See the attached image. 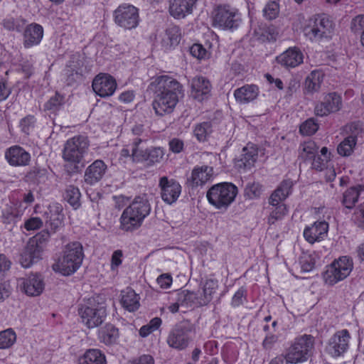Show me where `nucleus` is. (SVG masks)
Masks as SVG:
<instances>
[{
  "label": "nucleus",
  "mask_w": 364,
  "mask_h": 364,
  "mask_svg": "<svg viewBox=\"0 0 364 364\" xmlns=\"http://www.w3.org/2000/svg\"><path fill=\"white\" fill-rule=\"evenodd\" d=\"M147 91L154 95L152 105L159 116L171 113L179 99L184 95L182 85L168 75L153 78Z\"/></svg>",
  "instance_id": "1"
},
{
  "label": "nucleus",
  "mask_w": 364,
  "mask_h": 364,
  "mask_svg": "<svg viewBox=\"0 0 364 364\" xmlns=\"http://www.w3.org/2000/svg\"><path fill=\"white\" fill-rule=\"evenodd\" d=\"M150 211L151 205L147 196H136L120 217V228L127 232L138 229Z\"/></svg>",
  "instance_id": "2"
},
{
  "label": "nucleus",
  "mask_w": 364,
  "mask_h": 364,
  "mask_svg": "<svg viewBox=\"0 0 364 364\" xmlns=\"http://www.w3.org/2000/svg\"><path fill=\"white\" fill-rule=\"evenodd\" d=\"M78 314L87 328H95L101 325L107 316L106 306L98 297L90 298L79 305Z\"/></svg>",
  "instance_id": "3"
},
{
  "label": "nucleus",
  "mask_w": 364,
  "mask_h": 364,
  "mask_svg": "<svg viewBox=\"0 0 364 364\" xmlns=\"http://www.w3.org/2000/svg\"><path fill=\"white\" fill-rule=\"evenodd\" d=\"M83 257L82 244L79 242H70L65 247L63 255L56 266L63 274L70 275L80 267Z\"/></svg>",
  "instance_id": "4"
},
{
  "label": "nucleus",
  "mask_w": 364,
  "mask_h": 364,
  "mask_svg": "<svg viewBox=\"0 0 364 364\" xmlns=\"http://www.w3.org/2000/svg\"><path fill=\"white\" fill-rule=\"evenodd\" d=\"M237 188L231 183H221L213 186L207 192V198L217 208L226 209L235 200Z\"/></svg>",
  "instance_id": "5"
},
{
  "label": "nucleus",
  "mask_w": 364,
  "mask_h": 364,
  "mask_svg": "<svg viewBox=\"0 0 364 364\" xmlns=\"http://www.w3.org/2000/svg\"><path fill=\"white\" fill-rule=\"evenodd\" d=\"M89 146L87 136H75L66 141L63 150V159L67 162L75 164L74 169L77 171V164L82 160Z\"/></svg>",
  "instance_id": "6"
},
{
  "label": "nucleus",
  "mask_w": 364,
  "mask_h": 364,
  "mask_svg": "<svg viewBox=\"0 0 364 364\" xmlns=\"http://www.w3.org/2000/svg\"><path fill=\"white\" fill-rule=\"evenodd\" d=\"M314 348V337L304 335L296 338L289 348L284 359L287 363H299L306 361Z\"/></svg>",
  "instance_id": "7"
},
{
  "label": "nucleus",
  "mask_w": 364,
  "mask_h": 364,
  "mask_svg": "<svg viewBox=\"0 0 364 364\" xmlns=\"http://www.w3.org/2000/svg\"><path fill=\"white\" fill-rule=\"evenodd\" d=\"M333 30V23L327 16L318 15L309 20L304 27V35L311 41H319L330 36Z\"/></svg>",
  "instance_id": "8"
},
{
  "label": "nucleus",
  "mask_w": 364,
  "mask_h": 364,
  "mask_svg": "<svg viewBox=\"0 0 364 364\" xmlns=\"http://www.w3.org/2000/svg\"><path fill=\"white\" fill-rule=\"evenodd\" d=\"M194 331V326L185 321L177 324L170 332L167 343L170 347L177 350L185 349L191 341L190 333Z\"/></svg>",
  "instance_id": "9"
},
{
  "label": "nucleus",
  "mask_w": 364,
  "mask_h": 364,
  "mask_svg": "<svg viewBox=\"0 0 364 364\" xmlns=\"http://www.w3.org/2000/svg\"><path fill=\"white\" fill-rule=\"evenodd\" d=\"M353 269V262L347 257H341L334 261L326 271L324 277L326 282L333 285L346 279Z\"/></svg>",
  "instance_id": "10"
},
{
  "label": "nucleus",
  "mask_w": 364,
  "mask_h": 364,
  "mask_svg": "<svg viewBox=\"0 0 364 364\" xmlns=\"http://www.w3.org/2000/svg\"><path fill=\"white\" fill-rule=\"evenodd\" d=\"M241 19L235 9L230 6H220L213 18L215 26L223 29H234L239 26Z\"/></svg>",
  "instance_id": "11"
},
{
  "label": "nucleus",
  "mask_w": 364,
  "mask_h": 364,
  "mask_svg": "<svg viewBox=\"0 0 364 364\" xmlns=\"http://www.w3.org/2000/svg\"><path fill=\"white\" fill-rule=\"evenodd\" d=\"M115 23L125 29H132L139 23L138 9L129 4H122L114 12Z\"/></svg>",
  "instance_id": "12"
},
{
  "label": "nucleus",
  "mask_w": 364,
  "mask_h": 364,
  "mask_svg": "<svg viewBox=\"0 0 364 364\" xmlns=\"http://www.w3.org/2000/svg\"><path fill=\"white\" fill-rule=\"evenodd\" d=\"M18 284L21 290L30 296H39L44 289L43 278L37 274H32L26 278L19 279Z\"/></svg>",
  "instance_id": "13"
},
{
  "label": "nucleus",
  "mask_w": 364,
  "mask_h": 364,
  "mask_svg": "<svg viewBox=\"0 0 364 364\" xmlns=\"http://www.w3.org/2000/svg\"><path fill=\"white\" fill-rule=\"evenodd\" d=\"M117 88L115 80L109 75L102 74L95 77L92 82L94 92L102 97L113 95Z\"/></svg>",
  "instance_id": "14"
},
{
  "label": "nucleus",
  "mask_w": 364,
  "mask_h": 364,
  "mask_svg": "<svg viewBox=\"0 0 364 364\" xmlns=\"http://www.w3.org/2000/svg\"><path fill=\"white\" fill-rule=\"evenodd\" d=\"M159 186L161 198L165 203L172 204L177 200L181 191V186L177 181L163 176L159 180Z\"/></svg>",
  "instance_id": "15"
},
{
  "label": "nucleus",
  "mask_w": 364,
  "mask_h": 364,
  "mask_svg": "<svg viewBox=\"0 0 364 364\" xmlns=\"http://www.w3.org/2000/svg\"><path fill=\"white\" fill-rule=\"evenodd\" d=\"M350 336L347 330L336 333L329 340L327 351L333 357H338L348 348Z\"/></svg>",
  "instance_id": "16"
},
{
  "label": "nucleus",
  "mask_w": 364,
  "mask_h": 364,
  "mask_svg": "<svg viewBox=\"0 0 364 364\" xmlns=\"http://www.w3.org/2000/svg\"><path fill=\"white\" fill-rule=\"evenodd\" d=\"M341 107V97L335 92L327 94L322 102L315 107L317 116L323 117L338 111Z\"/></svg>",
  "instance_id": "17"
},
{
  "label": "nucleus",
  "mask_w": 364,
  "mask_h": 364,
  "mask_svg": "<svg viewBox=\"0 0 364 364\" xmlns=\"http://www.w3.org/2000/svg\"><path fill=\"white\" fill-rule=\"evenodd\" d=\"M257 156V148L253 144H247L242 149L240 156L235 159V166L238 169H250L255 165Z\"/></svg>",
  "instance_id": "18"
},
{
  "label": "nucleus",
  "mask_w": 364,
  "mask_h": 364,
  "mask_svg": "<svg viewBox=\"0 0 364 364\" xmlns=\"http://www.w3.org/2000/svg\"><path fill=\"white\" fill-rule=\"evenodd\" d=\"M213 173V168L210 166H197L192 171L191 176L187 183L193 188L202 186L210 180Z\"/></svg>",
  "instance_id": "19"
},
{
  "label": "nucleus",
  "mask_w": 364,
  "mask_h": 364,
  "mask_svg": "<svg viewBox=\"0 0 364 364\" xmlns=\"http://www.w3.org/2000/svg\"><path fill=\"white\" fill-rule=\"evenodd\" d=\"M106 170L107 166L103 161H95L85 171V182L89 185H93L99 182L105 175Z\"/></svg>",
  "instance_id": "20"
},
{
  "label": "nucleus",
  "mask_w": 364,
  "mask_h": 364,
  "mask_svg": "<svg viewBox=\"0 0 364 364\" xmlns=\"http://www.w3.org/2000/svg\"><path fill=\"white\" fill-rule=\"evenodd\" d=\"M304 55L301 51L296 48H289L277 58L278 63L286 68H295L303 63Z\"/></svg>",
  "instance_id": "21"
},
{
  "label": "nucleus",
  "mask_w": 364,
  "mask_h": 364,
  "mask_svg": "<svg viewBox=\"0 0 364 364\" xmlns=\"http://www.w3.org/2000/svg\"><path fill=\"white\" fill-rule=\"evenodd\" d=\"M210 81L204 77H194L191 81V95L193 98L202 101L208 97L211 91Z\"/></svg>",
  "instance_id": "22"
},
{
  "label": "nucleus",
  "mask_w": 364,
  "mask_h": 364,
  "mask_svg": "<svg viewBox=\"0 0 364 364\" xmlns=\"http://www.w3.org/2000/svg\"><path fill=\"white\" fill-rule=\"evenodd\" d=\"M5 157L11 166H26L30 161V154L23 148L14 146L6 150Z\"/></svg>",
  "instance_id": "23"
},
{
  "label": "nucleus",
  "mask_w": 364,
  "mask_h": 364,
  "mask_svg": "<svg viewBox=\"0 0 364 364\" xmlns=\"http://www.w3.org/2000/svg\"><path fill=\"white\" fill-rule=\"evenodd\" d=\"M328 224L325 221L316 222L311 227L306 228L304 231V237L309 243L320 241L326 235Z\"/></svg>",
  "instance_id": "24"
},
{
  "label": "nucleus",
  "mask_w": 364,
  "mask_h": 364,
  "mask_svg": "<svg viewBox=\"0 0 364 364\" xmlns=\"http://www.w3.org/2000/svg\"><path fill=\"white\" fill-rule=\"evenodd\" d=\"M198 0H171L169 11L175 18H183L191 14Z\"/></svg>",
  "instance_id": "25"
},
{
  "label": "nucleus",
  "mask_w": 364,
  "mask_h": 364,
  "mask_svg": "<svg viewBox=\"0 0 364 364\" xmlns=\"http://www.w3.org/2000/svg\"><path fill=\"white\" fill-rule=\"evenodd\" d=\"M42 251L43 249L36 247L34 242H28L21 255L20 262L21 265L25 268L31 267L32 264L36 262L41 258Z\"/></svg>",
  "instance_id": "26"
},
{
  "label": "nucleus",
  "mask_w": 364,
  "mask_h": 364,
  "mask_svg": "<svg viewBox=\"0 0 364 364\" xmlns=\"http://www.w3.org/2000/svg\"><path fill=\"white\" fill-rule=\"evenodd\" d=\"M82 63L78 58H73L67 65L65 74L67 75L66 81L68 85H71L82 78Z\"/></svg>",
  "instance_id": "27"
},
{
  "label": "nucleus",
  "mask_w": 364,
  "mask_h": 364,
  "mask_svg": "<svg viewBox=\"0 0 364 364\" xmlns=\"http://www.w3.org/2000/svg\"><path fill=\"white\" fill-rule=\"evenodd\" d=\"M43 36V27L37 23L28 25L24 31V45L26 47H31L38 44Z\"/></svg>",
  "instance_id": "28"
},
{
  "label": "nucleus",
  "mask_w": 364,
  "mask_h": 364,
  "mask_svg": "<svg viewBox=\"0 0 364 364\" xmlns=\"http://www.w3.org/2000/svg\"><path fill=\"white\" fill-rule=\"evenodd\" d=\"M177 298L183 312L191 308L203 306L200 303V297L193 291L183 290L178 294Z\"/></svg>",
  "instance_id": "29"
},
{
  "label": "nucleus",
  "mask_w": 364,
  "mask_h": 364,
  "mask_svg": "<svg viewBox=\"0 0 364 364\" xmlns=\"http://www.w3.org/2000/svg\"><path fill=\"white\" fill-rule=\"evenodd\" d=\"M235 99L242 103L254 100L258 95V87L255 85H247L237 89L234 93Z\"/></svg>",
  "instance_id": "30"
},
{
  "label": "nucleus",
  "mask_w": 364,
  "mask_h": 364,
  "mask_svg": "<svg viewBox=\"0 0 364 364\" xmlns=\"http://www.w3.org/2000/svg\"><path fill=\"white\" fill-rule=\"evenodd\" d=\"M105 355L98 349H88L78 358V364H106Z\"/></svg>",
  "instance_id": "31"
},
{
  "label": "nucleus",
  "mask_w": 364,
  "mask_h": 364,
  "mask_svg": "<svg viewBox=\"0 0 364 364\" xmlns=\"http://www.w3.org/2000/svg\"><path fill=\"white\" fill-rule=\"evenodd\" d=\"M121 303L129 311H134L139 306V297L134 290L127 288L122 291Z\"/></svg>",
  "instance_id": "32"
},
{
  "label": "nucleus",
  "mask_w": 364,
  "mask_h": 364,
  "mask_svg": "<svg viewBox=\"0 0 364 364\" xmlns=\"http://www.w3.org/2000/svg\"><path fill=\"white\" fill-rule=\"evenodd\" d=\"M362 191H363V187L357 186L350 187L343 193L341 202L346 209L350 210L355 206Z\"/></svg>",
  "instance_id": "33"
},
{
  "label": "nucleus",
  "mask_w": 364,
  "mask_h": 364,
  "mask_svg": "<svg viewBox=\"0 0 364 364\" xmlns=\"http://www.w3.org/2000/svg\"><path fill=\"white\" fill-rule=\"evenodd\" d=\"M181 40V30L178 26H171L166 30L162 39V44L166 48L177 46Z\"/></svg>",
  "instance_id": "34"
},
{
  "label": "nucleus",
  "mask_w": 364,
  "mask_h": 364,
  "mask_svg": "<svg viewBox=\"0 0 364 364\" xmlns=\"http://www.w3.org/2000/svg\"><path fill=\"white\" fill-rule=\"evenodd\" d=\"M119 338V331L112 324H107L100 333V338L106 345H112L117 342Z\"/></svg>",
  "instance_id": "35"
},
{
  "label": "nucleus",
  "mask_w": 364,
  "mask_h": 364,
  "mask_svg": "<svg viewBox=\"0 0 364 364\" xmlns=\"http://www.w3.org/2000/svg\"><path fill=\"white\" fill-rule=\"evenodd\" d=\"M218 288V282L213 279H208L203 287V294L200 297V303L205 306L213 299V294Z\"/></svg>",
  "instance_id": "36"
},
{
  "label": "nucleus",
  "mask_w": 364,
  "mask_h": 364,
  "mask_svg": "<svg viewBox=\"0 0 364 364\" xmlns=\"http://www.w3.org/2000/svg\"><path fill=\"white\" fill-rule=\"evenodd\" d=\"M357 143L356 136L354 134L346 137L337 148L338 153L343 156H350Z\"/></svg>",
  "instance_id": "37"
},
{
  "label": "nucleus",
  "mask_w": 364,
  "mask_h": 364,
  "mask_svg": "<svg viewBox=\"0 0 364 364\" xmlns=\"http://www.w3.org/2000/svg\"><path fill=\"white\" fill-rule=\"evenodd\" d=\"M322 80V73L319 71L314 70L306 78L305 88L309 92H316L319 90Z\"/></svg>",
  "instance_id": "38"
},
{
  "label": "nucleus",
  "mask_w": 364,
  "mask_h": 364,
  "mask_svg": "<svg viewBox=\"0 0 364 364\" xmlns=\"http://www.w3.org/2000/svg\"><path fill=\"white\" fill-rule=\"evenodd\" d=\"M299 157L304 161L311 160L318 153V146L313 141H305L300 145Z\"/></svg>",
  "instance_id": "39"
},
{
  "label": "nucleus",
  "mask_w": 364,
  "mask_h": 364,
  "mask_svg": "<svg viewBox=\"0 0 364 364\" xmlns=\"http://www.w3.org/2000/svg\"><path fill=\"white\" fill-rule=\"evenodd\" d=\"M80 192L78 188L74 186H68L64 194V198L66 200L70 205H72L75 209H77L80 207Z\"/></svg>",
  "instance_id": "40"
},
{
  "label": "nucleus",
  "mask_w": 364,
  "mask_h": 364,
  "mask_svg": "<svg viewBox=\"0 0 364 364\" xmlns=\"http://www.w3.org/2000/svg\"><path fill=\"white\" fill-rule=\"evenodd\" d=\"M16 341V335L11 328L0 332V349H6L12 346Z\"/></svg>",
  "instance_id": "41"
},
{
  "label": "nucleus",
  "mask_w": 364,
  "mask_h": 364,
  "mask_svg": "<svg viewBox=\"0 0 364 364\" xmlns=\"http://www.w3.org/2000/svg\"><path fill=\"white\" fill-rule=\"evenodd\" d=\"M255 33L259 38L273 41L276 39L278 32L272 26H267L266 25H261L259 26L257 29L255 30Z\"/></svg>",
  "instance_id": "42"
},
{
  "label": "nucleus",
  "mask_w": 364,
  "mask_h": 364,
  "mask_svg": "<svg viewBox=\"0 0 364 364\" xmlns=\"http://www.w3.org/2000/svg\"><path fill=\"white\" fill-rule=\"evenodd\" d=\"M142 140L139 138L135 139L133 141L131 154L133 161H142L146 158L148 149H143V147L140 146Z\"/></svg>",
  "instance_id": "43"
},
{
  "label": "nucleus",
  "mask_w": 364,
  "mask_h": 364,
  "mask_svg": "<svg viewBox=\"0 0 364 364\" xmlns=\"http://www.w3.org/2000/svg\"><path fill=\"white\" fill-rule=\"evenodd\" d=\"M212 132V126L210 122H205L198 124L194 129V135L200 141H204L207 136Z\"/></svg>",
  "instance_id": "44"
},
{
  "label": "nucleus",
  "mask_w": 364,
  "mask_h": 364,
  "mask_svg": "<svg viewBox=\"0 0 364 364\" xmlns=\"http://www.w3.org/2000/svg\"><path fill=\"white\" fill-rule=\"evenodd\" d=\"M163 156V150L159 147H154L148 149L144 161H147L148 165H154L156 163H159Z\"/></svg>",
  "instance_id": "45"
},
{
  "label": "nucleus",
  "mask_w": 364,
  "mask_h": 364,
  "mask_svg": "<svg viewBox=\"0 0 364 364\" xmlns=\"http://www.w3.org/2000/svg\"><path fill=\"white\" fill-rule=\"evenodd\" d=\"M26 177L36 183L44 182L47 179V170L34 167L27 173Z\"/></svg>",
  "instance_id": "46"
},
{
  "label": "nucleus",
  "mask_w": 364,
  "mask_h": 364,
  "mask_svg": "<svg viewBox=\"0 0 364 364\" xmlns=\"http://www.w3.org/2000/svg\"><path fill=\"white\" fill-rule=\"evenodd\" d=\"M273 207L274 209L272 210L268 218V223L270 225L274 224L276 221L282 219L287 213V208L284 204H280Z\"/></svg>",
  "instance_id": "47"
},
{
  "label": "nucleus",
  "mask_w": 364,
  "mask_h": 364,
  "mask_svg": "<svg viewBox=\"0 0 364 364\" xmlns=\"http://www.w3.org/2000/svg\"><path fill=\"white\" fill-rule=\"evenodd\" d=\"M63 214L58 212L52 213L49 220L46 221V226L53 232H55L63 225Z\"/></svg>",
  "instance_id": "48"
},
{
  "label": "nucleus",
  "mask_w": 364,
  "mask_h": 364,
  "mask_svg": "<svg viewBox=\"0 0 364 364\" xmlns=\"http://www.w3.org/2000/svg\"><path fill=\"white\" fill-rule=\"evenodd\" d=\"M318 129V124L312 118L307 119L300 126V133L303 135H312Z\"/></svg>",
  "instance_id": "49"
},
{
  "label": "nucleus",
  "mask_w": 364,
  "mask_h": 364,
  "mask_svg": "<svg viewBox=\"0 0 364 364\" xmlns=\"http://www.w3.org/2000/svg\"><path fill=\"white\" fill-rule=\"evenodd\" d=\"M279 4L275 1L269 2L264 7V16L269 20L274 19L279 14Z\"/></svg>",
  "instance_id": "50"
},
{
  "label": "nucleus",
  "mask_w": 364,
  "mask_h": 364,
  "mask_svg": "<svg viewBox=\"0 0 364 364\" xmlns=\"http://www.w3.org/2000/svg\"><path fill=\"white\" fill-rule=\"evenodd\" d=\"M351 31L355 34L360 36L364 31V14L356 16L351 21L350 23Z\"/></svg>",
  "instance_id": "51"
},
{
  "label": "nucleus",
  "mask_w": 364,
  "mask_h": 364,
  "mask_svg": "<svg viewBox=\"0 0 364 364\" xmlns=\"http://www.w3.org/2000/svg\"><path fill=\"white\" fill-rule=\"evenodd\" d=\"M262 191V186L256 183L247 185L245 188V194L251 199L259 197Z\"/></svg>",
  "instance_id": "52"
},
{
  "label": "nucleus",
  "mask_w": 364,
  "mask_h": 364,
  "mask_svg": "<svg viewBox=\"0 0 364 364\" xmlns=\"http://www.w3.org/2000/svg\"><path fill=\"white\" fill-rule=\"evenodd\" d=\"M63 101V97L56 93L55 96L50 97V99L45 104V109L55 110L62 105Z\"/></svg>",
  "instance_id": "53"
},
{
  "label": "nucleus",
  "mask_w": 364,
  "mask_h": 364,
  "mask_svg": "<svg viewBox=\"0 0 364 364\" xmlns=\"http://www.w3.org/2000/svg\"><path fill=\"white\" fill-rule=\"evenodd\" d=\"M293 186V181L290 179L284 180L277 190H279L282 198H287L290 194L291 188Z\"/></svg>",
  "instance_id": "54"
},
{
  "label": "nucleus",
  "mask_w": 364,
  "mask_h": 364,
  "mask_svg": "<svg viewBox=\"0 0 364 364\" xmlns=\"http://www.w3.org/2000/svg\"><path fill=\"white\" fill-rule=\"evenodd\" d=\"M50 237V233L48 231H41L37 234L33 239L30 240L29 242H33L36 245V247H42V245L48 240Z\"/></svg>",
  "instance_id": "55"
},
{
  "label": "nucleus",
  "mask_w": 364,
  "mask_h": 364,
  "mask_svg": "<svg viewBox=\"0 0 364 364\" xmlns=\"http://www.w3.org/2000/svg\"><path fill=\"white\" fill-rule=\"evenodd\" d=\"M190 53L198 59L205 58L207 54L206 50L200 44H193L190 48Z\"/></svg>",
  "instance_id": "56"
},
{
  "label": "nucleus",
  "mask_w": 364,
  "mask_h": 364,
  "mask_svg": "<svg viewBox=\"0 0 364 364\" xmlns=\"http://www.w3.org/2000/svg\"><path fill=\"white\" fill-rule=\"evenodd\" d=\"M43 225V222L39 218H31L26 220L24 227L27 230H34L40 228Z\"/></svg>",
  "instance_id": "57"
},
{
  "label": "nucleus",
  "mask_w": 364,
  "mask_h": 364,
  "mask_svg": "<svg viewBox=\"0 0 364 364\" xmlns=\"http://www.w3.org/2000/svg\"><path fill=\"white\" fill-rule=\"evenodd\" d=\"M311 160H313L312 168L318 171H322L326 167V163L328 162L326 159L318 154Z\"/></svg>",
  "instance_id": "58"
},
{
  "label": "nucleus",
  "mask_w": 364,
  "mask_h": 364,
  "mask_svg": "<svg viewBox=\"0 0 364 364\" xmlns=\"http://www.w3.org/2000/svg\"><path fill=\"white\" fill-rule=\"evenodd\" d=\"M170 150L174 153H180L183 149V142L178 139H173L169 142Z\"/></svg>",
  "instance_id": "59"
},
{
  "label": "nucleus",
  "mask_w": 364,
  "mask_h": 364,
  "mask_svg": "<svg viewBox=\"0 0 364 364\" xmlns=\"http://www.w3.org/2000/svg\"><path fill=\"white\" fill-rule=\"evenodd\" d=\"M278 337L276 335H269L266 336L262 342V346L266 350H270L277 343Z\"/></svg>",
  "instance_id": "60"
},
{
  "label": "nucleus",
  "mask_w": 364,
  "mask_h": 364,
  "mask_svg": "<svg viewBox=\"0 0 364 364\" xmlns=\"http://www.w3.org/2000/svg\"><path fill=\"white\" fill-rule=\"evenodd\" d=\"M157 283L161 288H167L172 283V278L168 274H161L157 278Z\"/></svg>",
  "instance_id": "61"
},
{
  "label": "nucleus",
  "mask_w": 364,
  "mask_h": 364,
  "mask_svg": "<svg viewBox=\"0 0 364 364\" xmlns=\"http://www.w3.org/2000/svg\"><path fill=\"white\" fill-rule=\"evenodd\" d=\"M286 198H282L281 193H279V190H275L269 197V203L272 206H276L280 205V202L285 200Z\"/></svg>",
  "instance_id": "62"
},
{
  "label": "nucleus",
  "mask_w": 364,
  "mask_h": 364,
  "mask_svg": "<svg viewBox=\"0 0 364 364\" xmlns=\"http://www.w3.org/2000/svg\"><path fill=\"white\" fill-rule=\"evenodd\" d=\"M129 364H154V360L152 356L149 355H143Z\"/></svg>",
  "instance_id": "63"
},
{
  "label": "nucleus",
  "mask_w": 364,
  "mask_h": 364,
  "mask_svg": "<svg viewBox=\"0 0 364 364\" xmlns=\"http://www.w3.org/2000/svg\"><path fill=\"white\" fill-rule=\"evenodd\" d=\"M34 122L33 116H28L23 118L21 121V127L22 128V131L25 133H28L30 125L33 124Z\"/></svg>",
  "instance_id": "64"
}]
</instances>
